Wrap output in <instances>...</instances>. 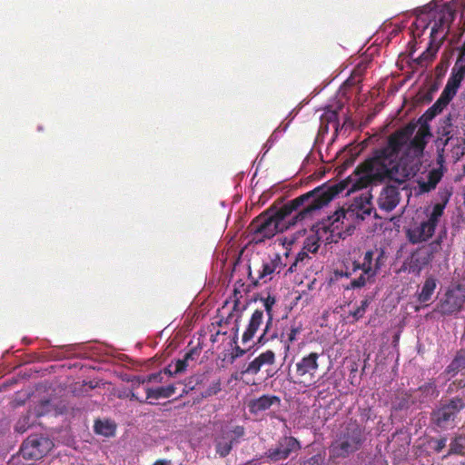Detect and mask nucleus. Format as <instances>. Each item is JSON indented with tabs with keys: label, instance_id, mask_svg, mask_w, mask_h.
<instances>
[{
	"label": "nucleus",
	"instance_id": "nucleus-1",
	"mask_svg": "<svg viewBox=\"0 0 465 465\" xmlns=\"http://www.w3.org/2000/svg\"><path fill=\"white\" fill-rule=\"evenodd\" d=\"M428 134L408 125L391 134L361 166L369 182L393 181L399 184L414 178L422 166Z\"/></svg>",
	"mask_w": 465,
	"mask_h": 465
},
{
	"label": "nucleus",
	"instance_id": "nucleus-2",
	"mask_svg": "<svg viewBox=\"0 0 465 465\" xmlns=\"http://www.w3.org/2000/svg\"><path fill=\"white\" fill-rule=\"evenodd\" d=\"M336 193V191L333 192L330 188L318 187L288 202L279 210L262 213L249 225L250 242L263 243L278 232H282L292 225L312 217L315 212L327 205Z\"/></svg>",
	"mask_w": 465,
	"mask_h": 465
},
{
	"label": "nucleus",
	"instance_id": "nucleus-3",
	"mask_svg": "<svg viewBox=\"0 0 465 465\" xmlns=\"http://www.w3.org/2000/svg\"><path fill=\"white\" fill-rule=\"evenodd\" d=\"M451 195V187L439 190V202L425 206L417 219L406 229L405 235L410 243L415 245L428 242L436 235L437 229L444 224L443 216Z\"/></svg>",
	"mask_w": 465,
	"mask_h": 465
},
{
	"label": "nucleus",
	"instance_id": "nucleus-4",
	"mask_svg": "<svg viewBox=\"0 0 465 465\" xmlns=\"http://www.w3.org/2000/svg\"><path fill=\"white\" fill-rule=\"evenodd\" d=\"M385 260L384 249L377 247L370 249L362 254L361 259L349 260L344 264V270L336 272V277L350 278L361 272L358 277L353 278L348 285L344 286L345 290L361 289L368 283L374 282Z\"/></svg>",
	"mask_w": 465,
	"mask_h": 465
},
{
	"label": "nucleus",
	"instance_id": "nucleus-5",
	"mask_svg": "<svg viewBox=\"0 0 465 465\" xmlns=\"http://www.w3.org/2000/svg\"><path fill=\"white\" fill-rule=\"evenodd\" d=\"M371 211V203L368 197L356 198L346 210L336 211L324 223V228L328 229L332 235L344 237L350 234L356 223L370 216Z\"/></svg>",
	"mask_w": 465,
	"mask_h": 465
},
{
	"label": "nucleus",
	"instance_id": "nucleus-6",
	"mask_svg": "<svg viewBox=\"0 0 465 465\" xmlns=\"http://www.w3.org/2000/svg\"><path fill=\"white\" fill-rule=\"evenodd\" d=\"M447 228L443 224L435 239L432 237L428 242H421L422 245L411 253L408 262V268L411 272L419 274L434 260L436 254L442 249V243L447 237Z\"/></svg>",
	"mask_w": 465,
	"mask_h": 465
},
{
	"label": "nucleus",
	"instance_id": "nucleus-7",
	"mask_svg": "<svg viewBox=\"0 0 465 465\" xmlns=\"http://www.w3.org/2000/svg\"><path fill=\"white\" fill-rule=\"evenodd\" d=\"M364 441L363 429L358 424H349L330 447L331 458H345L358 450Z\"/></svg>",
	"mask_w": 465,
	"mask_h": 465
},
{
	"label": "nucleus",
	"instance_id": "nucleus-8",
	"mask_svg": "<svg viewBox=\"0 0 465 465\" xmlns=\"http://www.w3.org/2000/svg\"><path fill=\"white\" fill-rule=\"evenodd\" d=\"M244 434L245 430L242 426L230 423L221 425L213 440L216 454L221 458L228 456L233 445L238 444Z\"/></svg>",
	"mask_w": 465,
	"mask_h": 465
},
{
	"label": "nucleus",
	"instance_id": "nucleus-9",
	"mask_svg": "<svg viewBox=\"0 0 465 465\" xmlns=\"http://www.w3.org/2000/svg\"><path fill=\"white\" fill-rule=\"evenodd\" d=\"M465 408L462 398H453L446 403H441L431 413V420L437 427L447 430L454 425L457 414Z\"/></svg>",
	"mask_w": 465,
	"mask_h": 465
},
{
	"label": "nucleus",
	"instance_id": "nucleus-10",
	"mask_svg": "<svg viewBox=\"0 0 465 465\" xmlns=\"http://www.w3.org/2000/svg\"><path fill=\"white\" fill-rule=\"evenodd\" d=\"M465 302V285L450 286L437 304L436 312L442 315L459 312Z\"/></svg>",
	"mask_w": 465,
	"mask_h": 465
},
{
	"label": "nucleus",
	"instance_id": "nucleus-11",
	"mask_svg": "<svg viewBox=\"0 0 465 465\" xmlns=\"http://www.w3.org/2000/svg\"><path fill=\"white\" fill-rule=\"evenodd\" d=\"M51 446L48 439L32 435L24 441L20 452L25 459L39 460L50 450Z\"/></svg>",
	"mask_w": 465,
	"mask_h": 465
},
{
	"label": "nucleus",
	"instance_id": "nucleus-12",
	"mask_svg": "<svg viewBox=\"0 0 465 465\" xmlns=\"http://www.w3.org/2000/svg\"><path fill=\"white\" fill-rule=\"evenodd\" d=\"M301 449L300 442L293 437H283L280 439L275 447L270 448L265 456L272 462L286 460L292 452Z\"/></svg>",
	"mask_w": 465,
	"mask_h": 465
},
{
	"label": "nucleus",
	"instance_id": "nucleus-13",
	"mask_svg": "<svg viewBox=\"0 0 465 465\" xmlns=\"http://www.w3.org/2000/svg\"><path fill=\"white\" fill-rule=\"evenodd\" d=\"M261 302H262L263 309L262 310L263 311L264 315L266 316V322L265 327L262 329V334L258 337L257 342L259 344L263 345L269 341H272L278 338L276 332H271V328L272 326L273 321L272 308L276 303V299L274 296L268 294L267 297L261 298Z\"/></svg>",
	"mask_w": 465,
	"mask_h": 465
},
{
	"label": "nucleus",
	"instance_id": "nucleus-14",
	"mask_svg": "<svg viewBox=\"0 0 465 465\" xmlns=\"http://www.w3.org/2000/svg\"><path fill=\"white\" fill-rule=\"evenodd\" d=\"M319 358L320 354L317 352H310L302 356L295 363L296 377L303 378L308 376L311 380L313 379L320 367Z\"/></svg>",
	"mask_w": 465,
	"mask_h": 465
},
{
	"label": "nucleus",
	"instance_id": "nucleus-15",
	"mask_svg": "<svg viewBox=\"0 0 465 465\" xmlns=\"http://www.w3.org/2000/svg\"><path fill=\"white\" fill-rule=\"evenodd\" d=\"M400 199L399 189L393 185H387L381 191L377 203L381 210L391 212L399 204Z\"/></svg>",
	"mask_w": 465,
	"mask_h": 465
},
{
	"label": "nucleus",
	"instance_id": "nucleus-16",
	"mask_svg": "<svg viewBox=\"0 0 465 465\" xmlns=\"http://www.w3.org/2000/svg\"><path fill=\"white\" fill-rule=\"evenodd\" d=\"M265 322L266 320L263 311L259 309L255 310L251 315L247 327L243 331L242 342L246 344L251 341L255 337L261 327L263 324L265 325Z\"/></svg>",
	"mask_w": 465,
	"mask_h": 465
},
{
	"label": "nucleus",
	"instance_id": "nucleus-17",
	"mask_svg": "<svg viewBox=\"0 0 465 465\" xmlns=\"http://www.w3.org/2000/svg\"><path fill=\"white\" fill-rule=\"evenodd\" d=\"M453 16L452 13H440L437 18L435 17L430 31L431 41H436L439 34L442 35L440 41L446 37L450 30V23L453 20Z\"/></svg>",
	"mask_w": 465,
	"mask_h": 465
},
{
	"label": "nucleus",
	"instance_id": "nucleus-18",
	"mask_svg": "<svg viewBox=\"0 0 465 465\" xmlns=\"http://www.w3.org/2000/svg\"><path fill=\"white\" fill-rule=\"evenodd\" d=\"M281 400L275 395H262L257 399L252 400L249 404V411L252 414H260L272 406H279Z\"/></svg>",
	"mask_w": 465,
	"mask_h": 465
},
{
	"label": "nucleus",
	"instance_id": "nucleus-19",
	"mask_svg": "<svg viewBox=\"0 0 465 465\" xmlns=\"http://www.w3.org/2000/svg\"><path fill=\"white\" fill-rule=\"evenodd\" d=\"M281 265L282 260L279 255L263 260L261 268L258 270L259 279L267 282V281L272 279L273 273L280 272Z\"/></svg>",
	"mask_w": 465,
	"mask_h": 465
},
{
	"label": "nucleus",
	"instance_id": "nucleus-20",
	"mask_svg": "<svg viewBox=\"0 0 465 465\" xmlns=\"http://www.w3.org/2000/svg\"><path fill=\"white\" fill-rule=\"evenodd\" d=\"M438 391L433 382L426 383L419 387L411 394L412 403H425L430 401L432 399L438 397Z\"/></svg>",
	"mask_w": 465,
	"mask_h": 465
},
{
	"label": "nucleus",
	"instance_id": "nucleus-21",
	"mask_svg": "<svg viewBox=\"0 0 465 465\" xmlns=\"http://www.w3.org/2000/svg\"><path fill=\"white\" fill-rule=\"evenodd\" d=\"M302 324L301 322H293L290 327L283 330L280 336V341L283 344L285 354L291 349V344L297 340V336L302 332Z\"/></svg>",
	"mask_w": 465,
	"mask_h": 465
},
{
	"label": "nucleus",
	"instance_id": "nucleus-22",
	"mask_svg": "<svg viewBox=\"0 0 465 465\" xmlns=\"http://www.w3.org/2000/svg\"><path fill=\"white\" fill-rule=\"evenodd\" d=\"M41 413H39L36 411H28L17 420L15 427V431L18 433L25 432L29 428H31L35 424L36 418L39 417Z\"/></svg>",
	"mask_w": 465,
	"mask_h": 465
},
{
	"label": "nucleus",
	"instance_id": "nucleus-23",
	"mask_svg": "<svg viewBox=\"0 0 465 465\" xmlns=\"http://www.w3.org/2000/svg\"><path fill=\"white\" fill-rule=\"evenodd\" d=\"M442 177L440 171L432 169L427 174V181H419V187L421 193H428L433 190Z\"/></svg>",
	"mask_w": 465,
	"mask_h": 465
},
{
	"label": "nucleus",
	"instance_id": "nucleus-24",
	"mask_svg": "<svg viewBox=\"0 0 465 465\" xmlns=\"http://www.w3.org/2000/svg\"><path fill=\"white\" fill-rule=\"evenodd\" d=\"M436 287H437V280L433 276H429L425 280V282L421 287V290L418 294V301L420 302H429L431 299Z\"/></svg>",
	"mask_w": 465,
	"mask_h": 465
},
{
	"label": "nucleus",
	"instance_id": "nucleus-25",
	"mask_svg": "<svg viewBox=\"0 0 465 465\" xmlns=\"http://www.w3.org/2000/svg\"><path fill=\"white\" fill-rule=\"evenodd\" d=\"M341 108V104H337L335 107L328 106L321 116L322 124H332V126L337 130L339 125L338 112Z\"/></svg>",
	"mask_w": 465,
	"mask_h": 465
},
{
	"label": "nucleus",
	"instance_id": "nucleus-26",
	"mask_svg": "<svg viewBox=\"0 0 465 465\" xmlns=\"http://www.w3.org/2000/svg\"><path fill=\"white\" fill-rule=\"evenodd\" d=\"M175 386L173 384L158 387L155 389L148 388L146 390V398L154 400L170 398L175 393Z\"/></svg>",
	"mask_w": 465,
	"mask_h": 465
},
{
	"label": "nucleus",
	"instance_id": "nucleus-27",
	"mask_svg": "<svg viewBox=\"0 0 465 465\" xmlns=\"http://www.w3.org/2000/svg\"><path fill=\"white\" fill-rule=\"evenodd\" d=\"M115 424L109 420H96L94 426V430L96 434L103 435L104 437L114 436L115 433Z\"/></svg>",
	"mask_w": 465,
	"mask_h": 465
},
{
	"label": "nucleus",
	"instance_id": "nucleus-28",
	"mask_svg": "<svg viewBox=\"0 0 465 465\" xmlns=\"http://www.w3.org/2000/svg\"><path fill=\"white\" fill-rule=\"evenodd\" d=\"M465 369V349L460 350L447 367V372L454 376L460 371Z\"/></svg>",
	"mask_w": 465,
	"mask_h": 465
},
{
	"label": "nucleus",
	"instance_id": "nucleus-29",
	"mask_svg": "<svg viewBox=\"0 0 465 465\" xmlns=\"http://www.w3.org/2000/svg\"><path fill=\"white\" fill-rule=\"evenodd\" d=\"M205 380L204 374H196L189 377L184 381V389L183 390V393L181 394V397L183 394L189 393V391H193L197 389V387L203 383Z\"/></svg>",
	"mask_w": 465,
	"mask_h": 465
},
{
	"label": "nucleus",
	"instance_id": "nucleus-30",
	"mask_svg": "<svg viewBox=\"0 0 465 465\" xmlns=\"http://www.w3.org/2000/svg\"><path fill=\"white\" fill-rule=\"evenodd\" d=\"M462 80L463 78L451 72L443 90L455 96Z\"/></svg>",
	"mask_w": 465,
	"mask_h": 465
},
{
	"label": "nucleus",
	"instance_id": "nucleus-31",
	"mask_svg": "<svg viewBox=\"0 0 465 465\" xmlns=\"http://www.w3.org/2000/svg\"><path fill=\"white\" fill-rule=\"evenodd\" d=\"M454 96L445 90L442 91L440 96L436 101V103L432 105L431 109L435 114L440 113L444 107L452 100Z\"/></svg>",
	"mask_w": 465,
	"mask_h": 465
},
{
	"label": "nucleus",
	"instance_id": "nucleus-32",
	"mask_svg": "<svg viewBox=\"0 0 465 465\" xmlns=\"http://www.w3.org/2000/svg\"><path fill=\"white\" fill-rule=\"evenodd\" d=\"M465 449V436L455 437L450 444L449 454H463Z\"/></svg>",
	"mask_w": 465,
	"mask_h": 465
},
{
	"label": "nucleus",
	"instance_id": "nucleus-33",
	"mask_svg": "<svg viewBox=\"0 0 465 465\" xmlns=\"http://www.w3.org/2000/svg\"><path fill=\"white\" fill-rule=\"evenodd\" d=\"M320 239L317 236V234H312L308 236L304 242L303 244V250H305L308 252L314 253L318 251L320 247Z\"/></svg>",
	"mask_w": 465,
	"mask_h": 465
},
{
	"label": "nucleus",
	"instance_id": "nucleus-34",
	"mask_svg": "<svg viewBox=\"0 0 465 465\" xmlns=\"http://www.w3.org/2000/svg\"><path fill=\"white\" fill-rule=\"evenodd\" d=\"M371 303L370 298H365L361 301V305L357 307L354 311L350 312V315H351L355 321H358L363 317L365 314L367 308L369 307Z\"/></svg>",
	"mask_w": 465,
	"mask_h": 465
},
{
	"label": "nucleus",
	"instance_id": "nucleus-35",
	"mask_svg": "<svg viewBox=\"0 0 465 465\" xmlns=\"http://www.w3.org/2000/svg\"><path fill=\"white\" fill-rule=\"evenodd\" d=\"M220 391H221V381L219 379H216V380L213 381L210 383V385L208 386V388L204 391H203L201 394H202L203 398H208L213 395H216Z\"/></svg>",
	"mask_w": 465,
	"mask_h": 465
},
{
	"label": "nucleus",
	"instance_id": "nucleus-36",
	"mask_svg": "<svg viewBox=\"0 0 465 465\" xmlns=\"http://www.w3.org/2000/svg\"><path fill=\"white\" fill-rule=\"evenodd\" d=\"M304 465H330L325 454L318 453L304 461Z\"/></svg>",
	"mask_w": 465,
	"mask_h": 465
},
{
	"label": "nucleus",
	"instance_id": "nucleus-37",
	"mask_svg": "<svg viewBox=\"0 0 465 465\" xmlns=\"http://www.w3.org/2000/svg\"><path fill=\"white\" fill-rule=\"evenodd\" d=\"M191 358H192V354L186 353L183 359L177 360L174 362H173L174 365L173 371L178 372V373H182V372L185 371L188 367V360Z\"/></svg>",
	"mask_w": 465,
	"mask_h": 465
},
{
	"label": "nucleus",
	"instance_id": "nucleus-38",
	"mask_svg": "<svg viewBox=\"0 0 465 465\" xmlns=\"http://www.w3.org/2000/svg\"><path fill=\"white\" fill-rule=\"evenodd\" d=\"M257 358L262 366L272 365L275 361V354L271 350H267L266 351L261 353Z\"/></svg>",
	"mask_w": 465,
	"mask_h": 465
},
{
	"label": "nucleus",
	"instance_id": "nucleus-39",
	"mask_svg": "<svg viewBox=\"0 0 465 465\" xmlns=\"http://www.w3.org/2000/svg\"><path fill=\"white\" fill-rule=\"evenodd\" d=\"M311 258L309 257L308 255V252H306L305 250H303L302 252H299L297 254V257L295 259V262L291 265L289 271L292 272L293 271V267H297L298 265L300 264H305L306 262L308 260H310Z\"/></svg>",
	"mask_w": 465,
	"mask_h": 465
},
{
	"label": "nucleus",
	"instance_id": "nucleus-40",
	"mask_svg": "<svg viewBox=\"0 0 465 465\" xmlns=\"http://www.w3.org/2000/svg\"><path fill=\"white\" fill-rule=\"evenodd\" d=\"M137 381L139 383L144 382H163L162 372L151 373L147 377H138Z\"/></svg>",
	"mask_w": 465,
	"mask_h": 465
},
{
	"label": "nucleus",
	"instance_id": "nucleus-41",
	"mask_svg": "<svg viewBox=\"0 0 465 465\" xmlns=\"http://www.w3.org/2000/svg\"><path fill=\"white\" fill-rule=\"evenodd\" d=\"M262 367V365L261 364L260 361L256 357L253 361H252L248 364L244 372L249 373V374H257L260 371Z\"/></svg>",
	"mask_w": 465,
	"mask_h": 465
},
{
	"label": "nucleus",
	"instance_id": "nucleus-42",
	"mask_svg": "<svg viewBox=\"0 0 465 465\" xmlns=\"http://www.w3.org/2000/svg\"><path fill=\"white\" fill-rule=\"evenodd\" d=\"M431 442L433 443V447H432L433 450L436 452H440L446 447L447 439L445 437L440 438V439H436V440H432Z\"/></svg>",
	"mask_w": 465,
	"mask_h": 465
},
{
	"label": "nucleus",
	"instance_id": "nucleus-43",
	"mask_svg": "<svg viewBox=\"0 0 465 465\" xmlns=\"http://www.w3.org/2000/svg\"><path fill=\"white\" fill-rule=\"evenodd\" d=\"M451 72L461 78L465 77V64L456 61Z\"/></svg>",
	"mask_w": 465,
	"mask_h": 465
},
{
	"label": "nucleus",
	"instance_id": "nucleus-44",
	"mask_svg": "<svg viewBox=\"0 0 465 465\" xmlns=\"http://www.w3.org/2000/svg\"><path fill=\"white\" fill-rule=\"evenodd\" d=\"M286 128H287V124L282 130L277 128L273 131V133L269 137V143H271V145L274 144V143L280 138V136L282 134V133L285 132Z\"/></svg>",
	"mask_w": 465,
	"mask_h": 465
},
{
	"label": "nucleus",
	"instance_id": "nucleus-45",
	"mask_svg": "<svg viewBox=\"0 0 465 465\" xmlns=\"http://www.w3.org/2000/svg\"><path fill=\"white\" fill-rule=\"evenodd\" d=\"M173 369H174V365L173 363H170L167 367L164 368L163 370V373L169 375V376H173V375H176L178 374V372H174L173 371Z\"/></svg>",
	"mask_w": 465,
	"mask_h": 465
},
{
	"label": "nucleus",
	"instance_id": "nucleus-46",
	"mask_svg": "<svg viewBox=\"0 0 465 465\" xmlns=\"http://www.w3.org/2000/svg\"><path fill=\"white\" fill-rule=\"evenodd\" d=\"M273 145H271V143H269V139L267 140L266 143L263 145V150H264V153L263 154L267 153L269 152V150L272 147Z\"/></svg>",
	"mask_w": 465,
	"mask_h": 465
},
{
	"label": "nucleus",
	"instance_id": "nucleus-47",
	"mask_svg": "<svg viewBox=\"0 0 465 465\" xmlns=\"http://www.w3.org/2000/svg\"><path fill=\"white\" fill-rule=\"evenodd\" d=\"M235 351H236L237 357L242 356L245 353V351L241 349L240 347H236Z\"/></svg>",
	"mask_w": 465,
	"mask_h": 465
},
{
	"label": "nucleus",
	"instance_id": "nucleus-48",
	"mask_svg": "<svg viewBox=\"0 0 465 465\" xmlns=\"http://www.w3.org/2000/svg\"><path fill=\"white\" fill-rule=\"evenodd\" d=\"M153 465H170V461L161 460H157L156 462H154Z\"/></svg>",
	"mask_w": 465,
	"mask_h": 465
}]
</instances>
